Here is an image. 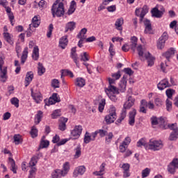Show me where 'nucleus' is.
I'll list each match as a JSON object with an SVG mask.
<instances>
[{"instance_id": "nucleus-61", "label": "nucleus", "mask_w": 178, "mask_h": 178, "mask_svg": "<svg viewBox=\"0 0 178 178\" xmlns=\"http://www.w3.org/2000/svg\"><path fill=\"white\" fill-rule=\"evenodd\" d=\"M178 138V131L172 132L170 136V140L171 141H174L175 140H177Z\"/></svg>"}, {"instance_id": "nucleus-48", "label": "nucleus", "mask_w": 178, "mask_h": 178, "mask_svg": "<svg viewBox=\"0 0 178 178\" xmlns=\"http://www.w3.org/2000/svg\"><path fill=\"white\" fill-rule=\"evenodd\" d=\"M176 167L175 165L173 164L172 162H171L168 167V170L169 172V173H171V175H173L174 173H175L176 172Z\"/></svg>"}, {"instance_id": "nucleus-36", "label": "nucleus", "mask_w": 178, "mask_h": 178, "mask_svg": "<svg viewBox=\"0 0 178 178\" xmlns=\"http://www.w3.org/2000/svg\"><path fill=\"white\" fill-rule=\"evenodd\" d=\"M123 23H124V20L123 19V17L117 19L115 23V26L117 30H120V31L123 30V29L122 28V26H123Z\"/></svg>"}, {"instance_id": "nucleus-58", "label": "nucleus", "mask_w": 178, "mask_h": 178, "mask_svg": "<svg viewBox=\"0 0 178 178\" xmlns=\"http://www.w3.org/2000/svg\"><path fill=\"white\" fill-rule=\"evenodd\" d=\"M54 104H56V102L52 98V97H49L48 100H45V105H47V106H49V105H54Z\"/></svg>"}, {"instance_id": "nucleus-7", "label": "nucleus", "mask_w": 178, "mask_h": 178, "mask_svg": "<svg viewBox=\"0 0 178 178\" xmlns=\"http://www.w3.org/2000/svg\"><path fill=\"white\" fill-rule=\"evenodd\" d=\"M168 38H169V36H168V33L166 32H164L157 41L158 49H163L165 48V43L166 42V41H168Z\"/></svg>"}, {"instance_id": "nucleus-23", "label": "nucleus", "mask_w": 178, "mask_h": 178, "mask_svg": "<svg viewBox=\"0 0 178 178\" xmlns=\"http://www.w3.org/2000/svg\"><path fill=\"white\" fill-rule=\"evenodd\" d=\"M6 11L8 13V16L9 18V20L10 22L11 26H14V20H15V16L13 15V13L12 12V9L10 7H6Z\"/></svg>"}, {"instance_id": "nucleus-50", "label": "nucleus", "mask_w": 178, "mask_h": 178, "mask_svg": "<svg viewBox=\"0 0 178 178\" xmlns=\"http://www.w3.org/2000/svg\"><path fill=\"white\" fill-rule=\"evenodd\" d=\"M105 104H106V100L105 99H102L101 102L99 104V107L98 109L100 112L104 111V108H105Z\"/></svg>"}, {"instance_id": "nucleus-44", "label": "nucleus", "mask_w": 178, "mask_h": 178, "mask_svg": "<svg viewBox=\"0 0 178 178\" xmlns=\"http://www.w3.org/2000/svg\"><path fill=\"white\" fill-rule=\"evenodd\" d=\"M136 145L138 147H144L146 149H148V143H147L144 138L139 140Z\"/></svg>"}, {"instance_id": "nucleus-57", "label": "nucleus", "mask_w": 178, "mask_h": 178, "mask_svg": "<svg viewBox=\"0 0 178 178\" xmlns=\"http://www.w3.org/2000/svg\"><path fill=\"white\" fill-rule=\"evenodd\" d=\"M168 127L170 130H172V132L178 131L177 123L168 124Z\"/></svg>"}, {"instance_id": "nucleus-40", "label": "nucleus", "mask_w": 178, "mask_h": 178, "mask_svg": "<svg viewBox=\"0 0 178 178\" xmlns=\"http://www.w3.org/2000/svg\"><path fill=\"white\" fill-rule=\"evenodd\" d=\"M127 84V81L126 79L123 78L120 82V91L121 92H124L126 91V85Z\"/></svg>"}, {"instance_id": "nucleus-15", "label": "nucleus", "mask_w": 178, "mask_h": 178, "mask_svg": "<svg viewBox=\"0 0 178 178\" xmlns=\"http://www.w3.org/2000/svg\"><path fill=\"white\" fill-rule=\"evenodd\" d=\"M145 24V34H154V29H152V26L151 25V22L146 19L143 22Z\"/></svg>"}, {"instance_id": "nucleus-55", "label": "nucleus", "mask_w": 178, "mask_h": 178, "mask_svg": "<svg viewBox=\"0 0 178 178\" xmlns=\"http://www.w3.org/2000/svg\"><path fill=\"white\" fill-rule=\"evenodd\" d=\"M165 105L167 111L168 112H170V111H172V102L169 99H166Z\"/></svg>"}, {"instance_id": "nucleus-8", "label": "nucleus", "mask_w": 178, "mask_h": 178, "mask_svg": "<svg viewBox=\"0 0 178 178\" xmlns=\"http://www.w3.org/2000/svg\"><path fill=\"white\" fill-rule=\"evenodd\" d=\"M81 131H83V127L81 125H76L74 129L71 131V136L74 140H77L81 136Z\"/></svg>"}, {"instance_id": "nucleus-49", "label": "nucleus", "mask_w": 178, "mask_h": 178, "mask_svg": "<svg viewBox=\"0 0 178 178\" xmlns=\"http://www.w3.org/2000/svg\"><path fill=\"white\" fill-rule=\"evenodd\" d=\"M41 119H42V111H39L35 117V123L38 124L40 122H41Z\"/></svg>"}, {"instance_id": "nucleus-31", "label": "nucleus", "mask_w": 178, "mask_h": 178, "mask_svg": "<svg viewBox=\"0 0 178 178\" xmlns=\"http://www.w3.org/2000/svg\"><path fill=\"white\" fill-rule=\"evenodd\" d=\"M175 50L174 48H170L166 52L163 54V56H164V58L169 60V59H170V58H172V56L175 55Z\"/></svg>"}, {"instance_id": "nucleus-60", "label": "nucleus", "mask_w": 178, "mask_h": 178, "mask_svg": "<svg viewBox=\"0 0 178 178\" xmlns=\"http://www.w3.org/2000/svg\"><path fill=\"white\" fill-rule=\"evenodd\" d=\"M112 138H113V134L112 132H110L106 137V143L109 144L111 141H112Z\"/></svg>"}, {"instance_id": "nucleus-53", "label": "nucleus", "mask_w": 178, "mask_h": 178, "mask_svg": "<svg viewBox=\"0 0 178 178\" xmlns=\"http://www.w3.org/2000/svg\"><path fill=\"white\" fill-rule=\"evenodd\" d=\"M51 87H53V88H59L60 87V83H59V80L54 79L51 81Z\"/></svg>"}, {"instance_id": "nucleus-39", "label": "nucleus", "mask_w": 178, "mask_h": 178, "mask_svg": "<svg viewBox=\"0 0 178 178\" xmlns=\"http://www.w3.org/2000/svg\"><path fill=\"white\" fill-rule=\"evenodd\" d=\"M74 152H75L74 155V159H79V158L81 156V146L78 145L76 146V148L74 149Z\"/></svg>"}, {"instance_id": "nucleus-1", "label": "nucleus", "mask_w": 178, "mask_h": 178, "mask_svg": "<svg viewBox=\"0 0 178 178\" xmlns=\"http://www.w3.org/2000/svg\"><path fill=\"white\" fill-rule=\"evenodd\" d=\"M115 81H116V79L108 78L109 86L105 90L108 98H110V99L113 102H116L118 101V97H116V95H119V89L113 86V84H115Z\"/></svg>"}, {"instance_id": "nucleus-12", "label": "nucleus", "mask_w": 178, "mask_h": 178, "mask_svg": "<svg viewBox=\"0 0 178 178\" xmlns=\"http://www.w3.org/2000/svg\"><path fill=\"white\" fill-rule=\"evenodd\" d=\"M163 13H165V8L163 6H160V10L157 8H154L152 10V16L154 17H162Z\"/></svg>"}, {"instance_id": "nucleus-11", "label": "nucleus", "mask_w": 178, "mask_h": 178, "mask_svg": "<svg viewBox=\"0 0 178 178\" xmlns=\"http://www.w3.org/2000/svg\"><path fill=\"white\" fill-rule=\"evenodd\" d=\"M136 115H137V110L136 108H132V111L129 113V124L130 126H134L136 123Z\"/></svg>"}, {"instance_id": "nucleus-38", "label": "nucleus", "mask_w": 178, "mask_h": 178, "mask_svg": "<svg viewBox=\"0 0 178 178\" xmlns=\"http://www.w3.org/2000/svg\"><path fill=\"white\" fill-rule=\"evenodd\" d=\"M32 58L34 60H38V58H40V49L37 46L33 48Z\"/></svg>"}, {"instance_id": "nucleus-6", "label": "nucleus", "mask_w": 178, "mask_h": 178, "mask_svg": "<svg viewBox=\"0 0 178 178\" xmlns=\"http://www.w3.org/2000/svg\"><path fill=\"white\" fill-rule=\"evenodd\" d=\"M163 147V143L161 140H156L155 139H151L148 143V149L152 151H159Z\"/></svg>"}, {"instance_id": "nucleus-18", "label": "nucleus", "mask_w": 178, "mask_h": 178, "mask_svg": "<svg viewBox=\"0 0 178 178\" xmlns=\"http://www.w3.org/2000/svg\"><path fill=\"white\" fill-rule=\"evenodd\" d=\"M95 138H97V137L95 136L94 132H92L91 134L86 132L84 136V143L85 144H88V143H90V141H95Z\"/></svg>"}, {"instance_id": "nucleus-43", "label": "nucleus", "mask_w": 178, "mask_h": 178, "mask_svg": "<svg viewBox=\"0 0 178 178\" xmlns=\"http://www.w3.org/2000/svg\"><path fill=\"white\" fill-rule=\"evenodd\" d=\"M49 146V141L45 140V136H42L41 141H40V148H48Z\"/></svg>"}, {"instance_id": "nucleus-54", "label": "nucleus", "mask_w": 178, "mask_h": 178, "mask_svg": "<svg viewBox=\"0 0 178 178\" xmlns=\"http://www.w3.org/2000/svg\"><path fill=\"white\" fill-rule=\"evenodd\" d=\"M81 60H83V62H87L90 60V58L88 57L87 52H84L83 54H81Z\"/></svg>"}, {"instance_id": "nucleus-30", "label": "nucleus", "mask_w": 178, "mask_h": 178, "mask_svg": "<svg viewBox=\"0 0 178 178\" xmlns=\"http://www.w3.org/2000/svg\"><path fill=\"white\" fill-rule=\"evenodd\" d=\"M139 112H140V113H147V100L142 99L140 101Z\"/></svg>"}, {"instance_id": "nucleus-41", "label": "nucleus", "mask_w": 178, "mask_h": 178, "mask_svg": "<svg viewBox=\"0 0 178 178\" xmlns=\"http://www.w3.org/2000/svg\"><path fill=\"white\" fill-rule=\"evenodd\" d=\"M105 163H102L100 165V170L94 172L93 175H95V176H102V175H104V172H105Z\"/></svg>"}, {"instance_id": "nucleus-22", "label": "nucleus", "mask_w": 178, "mask_h": 178, "mask_svg": "<svg viewBox=\"0 0 178 178\" xmlns=\"http://www.w3.org/2000/svg\"><path fill=\"white\" fill-rule=\"evenodd\" d=\"M123 170V176L124 177H129L130 176V164L129 163H124L122 166Z\"/></svg>"}, {"instance_id": "nucleus-52", "label": "nucleus", "mask_w": 178, "mask_h": 178, "mask_svg": "<svg viewBox=\"0 0 178 178\" xmlns=\"http://www.w3.org/2000/svg\"><path fill=\"white\" fill-rule=\"evenodd\" d=\"M86 33H87V29L83 28L81 30L79 33L77 35V38L84 37V38H87V35H86Z\"/></svg>"}, {"instance_id": "nucleus-14", "label": "nucleus", "mask_w": 178, "mask_h": 178, "mask_svg": "<svg viewBox=\"0 0 178 178\" xmlns=\"http://www.w3.org/2000/svg\"><path fill=\"white\" fill-rule=\"evenodd\" d=\"M31 97L35 102L41 104V102L42 101V95H41L40 91L33 92V89H31Z\"/></svg>"}, {"instance_id": "nucleus-59", "label": "nucleus", "mask_w": 178, "mask_h": 178, "mask_svg": "<svg viewBox=\"0 0 178 178\" xmlns=\"http://www.w3.org/2000/svg\"><path fill=\"white\" fill-rule=\"evenodd\" d=\"M154 104L156 106L161 107L163 105V102L159 97H157L154 99Z\"/></svg>"}, {"instance_id": "nucleus-25", "label": "nucleus", "mask_w": 178, "mask_h": 178, "mask_svg": "<svg viewBox=\"0 0 178 178\" xmlns=\"http://www.w3.org/2000/svg\"><path fill=\"white\" fill-rule=\"evenodd\" d=\"M67 122V118H61L60 119V124L58 126L59 130H61V131H65V130H66V123Z\"/></svg>"}, {"instance_id": "nucleus-46", "label": "nucleus", "mask_w": 178, "mask_h": 178, "mask_svg": "<svg viewBox=\"0 0 178 178\" xmlns=\"http://www.w3.org/2000/svg\"><path fill=\"white\" fill-rule=\"evenodd\" d=\"M14 143L16 145H19V144H22V143H23V139H22V136H20L19 134L15 135Z\"/></svg>"}, {"instance_id": "nucleus-3", "label": "nucleus", "mask_w": 178, "mask_h": 178, "mask_svg": "<svg viewBox=\"0 0 178 178\" xmlns=\"http://www.w3.org/2000/svg\"><path fill=\"white\" fill-rule=\"evenodd\" d=\"M137 51L140 60H147V66H154V57H152L151 54L148 51L144 53L143 51V46L141 44L138 46Z\"/></svg>"}, {"instance_id": "nucleus-24", "label": "nucleus", "mask_w": 178, "mask_h": 178, "mask_svg": "<svg viewBox=\"0 0 178 178\" xmlns=\"http://www.w3.org/2000/svg\"><path fill=\"white\" fill-rule=\"evenodd\" d=\"M69 40H67V36H63L59 41V47L62 48V49H65L67 46V43Z\"/></svg>"}, {"instance_id": "nucleus-64", "label": "nucleus", "mask_w": 178, "mask_h": 178, "mask_svg": "<svg viewBox=\"0 0 178 178\" xmlns=\"http://www.w3.org/2000/svg\"><path fill=\"white\" fill-rule=\"evenodd\" d=\"M10 102L12 105H14L15 108H18L19 106V100L16 97H13L10 99Z\"/></svg>"}, {"instance_id": "nucleus-16", "label": "nucleus", "mask_w": 178, "mask_h": 178, "mask_svg": "<svg viewBox=\"0 0 178 178\" xmlns=\"http://www.w3.org/2000/svg\"><path fill=\"white\" fill-rule=\"evenodd\" d=\"M76 8H77V3H76V1L74 0H72L70 2V7H69L67 11L66 12L65 15H67V16H70L71 15H73V13H74V12H76Z\"/></svg>"}, {"instance_id": "nucleus-29", "label": "nucleus", "mask_w": 178, "mask_h": 178, "mask_svg": "<svg viewBox=\"0 0 178 178\" xmlns=\"http://www.w3.org/2000/svg\"><path fill=\"white\" fill-rule=\"evenodd\" d=\"M65 175H63V172H62V170H55L54 172L51 174V178H62L65 177Z\"/></svg>"}, {"instance_id": "nucleus-10", "label": "nucleus", "mask_w": 178, "mask_h": 178, "mask_svg": "<svg viewBox=\"0 0 178 178\" xmlns=\"http://www.w3.org/2000/svg\"><path fill=\"white\" fill-rule=\"evenodd\" d=\"M169 87H172V85L169 83V80L167 78L162 79L158 84L157 88L162 91L165 90V88H168Z\"/></svg>"}, {"instance_id": "nucleus-45", "label": "nucleus", "mask_w": 178, "mask_h": 178, "mask_svg": "<svg viewBox=\"0 0 178 178\" xmlns=\"http://www.w3.org/2000/svg\"><path fill=\"white\" fill-rule=\"evenodd\" d=\"M45 73V67L42 65V63H39L38 66V76H42Z\"/></svg>"}, {"instance_id": "nucleus-26", "label": "nucleus", "mask_w": 178, "mask_h": 178, "mask_svg": "<svg viewBox=\"0 0 178 178\" xmlns=\"http://www.w3.org/2000/svg\"><path fill=\"white\" fill-rule=\"evenodd\" d=\"M3 38L10 45H13L14 42H13V36L9 33H3Z\"/></svg>"}, {"instance_id": "nucleus-37", "label": "nucleus", "mask_w": 178, "mask_h": 178, "mask_svg": "<svg viewBox=\"0 0 178 178\" xmlns=\"http://www.w3.org/2000/svg\"><path fill=\"white\" fill-rule=\"evenodd\" d=\"M69 170H70V163L67 161L63 165V170H61V172H63V175L66 176L67 173H69Z\"/></svg>"}, {"instance_id": "nucleus-33", "label": "nucleus", "mask_w": 178, "mask_h": 178, "mask_svg": "<svg viewBox=\"0 0 178 178\" xmlns=\"http://www.w3.org/2000/svg\"><path fill=\"white\" fill-rule=\"evenodd\" d=\"M75 86L76 87H84L86 86V80L81 77L76 78L75 79Z\"/></svg>"}, {"instance_id": "nucleus-51", "label": "nucleus", "mask_w": 178, "mask_h": 178, "mask_svg": "<svg viewBox=\"0 0 178 178\" xmlns=\"http://www.w3.org/2000/svg\"><path fill=\"white\" fill-rule=\"evenodd\" d=\"M151 172V169L147 168L142 171V177L145 178L149 176V173Z\"/></svg>"}, {"instance_id": "nucleus-17", "label": "nucleus", "mask_w": 178, "mask_h": 178, "mask_svg": "<svg viewBox=\"0 0 178 178\" xmlns=\"http://www.w3.org/2000/svg\"><path fill=\"white\" fill-rule=\"evenodd\" d=\"M134 102H136V99H134V98H132L131 96H129L127 100L123 104V108L126 109L127 111V109H130L131 106L134 105Z\"/></svg>"}, {"instance_id": "nucleus-62", "label": "nucleus", "mask_w": 178, "mask_h": 178, "mask_svg": "<svg viewBox=\"0 0 178 178\" xmlns=\"http://www.w3.org/2000/svg\"><path fill=\"white\" fill-rule=\"evenodd\" d=\"M60 116V110H55L51 114L52 119H56V118Z\"/></svg>"}, {"instance_id": "nucleus-9", "label": "nucleus", "mask_w": 178, "mask_h": 178, "mask_svg": "<svg viewBox=\"0 0 178 178\" xmlns=\"http://www.w3.org/2000/svg\"><path fill=\"white\" fill-rule=\"evenodd\" d=\"M146 13H148V7L147 6H144L140 8H136L135 11L136 16H140V22H143V19H144Z\"/></svg>"}, {"instance_id": "nucleus-47", "label": "nucleus", "mask_w": 178, "mask_h": 178, "mask_svg": "<svg viewBox=\"0 0 178 178\" xmlns=\"http://www.w3.org/2000/svg\"><path fill=\"white\" fill-rule=\"evenodd\" d=\"M30 134L32 138H35V137H38V129H37L35 127H32Z\"/></svg>"}, {"instance_id": "nucleus-27", "label": "nucleus", "mask_w": 178, "mask_h": 178, "mask_svg": "<svg viewBox=\"0 0 178 178\" xmlns=\"http://www.w3.org/2000/svg\"><path fill=\"white\" fill-rule=\"evenodd\" d=\"M76 29V22H70L66 24L65 25V33H67V31H73Z\"/></svg>"}, {"instance_id": "nucleus-56", "label": "nucleus", "mask_w": 178, "mask_h": 178, "mask_svg": "<svg viewBox=\"0 0 178 178\" xmlns=\"http://www.w3.org/2000/svg\"><path fill=\"white\" fill-rule=\"evenodd\" d=\"M165 94L170 99L173 97V94H175V90L173 89H168L165 91Z\"/></svg>"}, {"instance_id": "nucleus-5", "label": "nucleus", "mask_w": 178, "mask_h": 178, "mask_svg": "<svg viewBox=\"0 0 178 178\" xmlns=\"http://www.w3.org/2000/svg\"><path fill=\"white\" fill-rule=\"evenodd\" d=\"M5 58L0 57V80L2 83H5L8 79V68L6 67H3V64L5 61H3Z\"/></svg>"}, {"instance_id": "nucleus-13", "label": "nucleus", "mask_w": 178, "mask_h": 178, "mask_svg": "<svg viewBox=\"0 0 178 178\" xmlns=\"http://www.w3.org/2000/svg\"><path fill=\"white\" fill-rule=\"evenodd\" d=\"M86 173V167L84 165H80L76 168L73 172V177H79V176H83Z\"/></svg>"}, {"instance_id": "nucleus-19", "label": "nucleus", "mask_w": 178, "mask_h": 178, "mask_svg": "<svg viewBox=\"0 0 178 178\" xmlns=\"http://www.w3.org/2000/svg\"><path fill=\"white\" fill-rule=\"evenodd\" d=\"M33 79H34V74L33 72H29L26 73L25 77V87H29L31 81H33Z\"/></svg>"}, {"instance_id": "nucleus-20", "label": "nucleus", "mask_w": 178, "mask_h": 178, "mask_svg": "<svg viewBox=\"0 0 178 178\" xmlns=\"http://www.w3.org/2000/svg\"><path fill=\"white\" fill-rule=\"evenodd\" d=\"M76 47H72L71 49V58L73 59L74 63H76L77 67H79V56L77 53H76Z\"/></svg>"}, {"instance_id": "nucleus-2", "label": "nucleus", "mask_w": 178, "mask_h": 178, "mask_svg": "<svg viewBox=\"0 0 178 178\" xmlns=\"http://www.w3.org/2000/svg\"><path fill=\"white\" fill-rule=\"evenodd\" d=\"M51 13L53 17H55L56 16L57 17H62V16L65 15V6L63 1H58V3L56 1L52 6Z\"/></svg>"}, {"instance_id": "nucleus-21", "label": "nucleus", "mask_w": 178, "mask_h": 178, "mask_svg": "<svg viewBox=\"0 0 178 178\" xmlns=\"http://www.w3.org/2000/svg\"><path fill=\"white\" fill-rule=\"evenodd\" d=\"M40 24H41V21H40V19H38V17L35 16L33 19H32V23L31 24H29V30H31L32 27H34L35 29H36L37 27H38L40 26Z\"/></svg>"}, {"instance_id": "nucleus-34", "label": "nucleus", "mask_w": 178, "mask_h": 178, "mask_svg": "<svg viewBox=\"0 0 178 178\" xmlns=\"http://www.w3.org/2000/svg\"><path fill=\"white\" fill-rule=\"evenodd\" d=\"M137 41H138V39L137 38V37L134 36L132 38H131V49H132V51L134 52H136V48L137 47Z\"/></svg>"}, {"instance_id": "nucleus-28", "label": "nucleus", "mask_w": 178, "mask_h": 178, "mask_svg": "<svg viewBox=\"0 0 178 178\" xmlns=\"http://www.w3.org/2000/svg\"><path fill=\"white\" fill-rule=\"evenodd\" d=\"M29 56V48L25 47L23 52L22 55L21 56V63L22 65H24L26 63V60H27V57Z\"/></svg>"}, {"instance_id": "nucleus-42", "label": "nucleus", "mask_w": 178, "mask_h": 178, "mask_svg": "<svg viewBox=\"0 0 178 178\" xmlns=\"http://www.w3.org/2000/svg\"><path fill=\"white\" fill-rule=\"evenodd\" d=\"M93 133L95 134V137H97L98 134H99L100 137H105V136L108 134V131H106V129H98Z\"/></svg>"}, {"instance_id": "nucleus-4", "label": "nucleus", "mask_w": 178, "mask_h": 178, "mask_svg": "<svg viewBox=\"0 0 178 178\" xmlns=\"http://www.w3.org/2000/svg\"><path fill=\"white\" fill-rule=\"evenodd\" d=\"M118 115H116V107L113 105L110 106L108 115L105 117V120L108 124L113 123L116 120Z\"/></svg>"}, {"instance_id": "nucleus-63", "label": "nucleus", "mask_w": 178, "mask_h": 178, "mask_svg": "<svg viewBox=\"0 0 178 178\" xmlns=\"http://www.w3.org/2000/svg\"><path fill=\"white\" fill-rule=\"evenodd\" d=\"M128 147L129 146H127V145H124L122 143H121L119 147L120 152L124 153L125 151H127Z\"/></svg>"}, {"instance_id": "nucleus-35", "label": "nucleus", "mask_w": 178, "mask_h": 178, "mask_svg": "<svg viewBox=\"0 0 178 178\" xmlns=\"http://www.w3.org/2000/svg\"><path fill=\"white\" fill-rule=\"evenodd\" d=\"M8 163H10L11 166V170L13 172V173L16 174L17 173V167L16 166V163L15 162V160L12 159L11 157L8 158Z\"/></svg>"}, {"instance_id": "nucleus-32", "label": "nucleus", "mask_w": 178, "mask_h": 178, "mask_svg": "<svg viewBox=\"0 0 178 178\" xmlns=\"http://www.w3.org/2000/svg\"><path fill=\"white\" fill-rule=\"evenodd\" d=\"M126 116H127V110L122 108L120 118L116 121L117 123H122V121L124 120Z\"/></svg>"}]
</instances>
